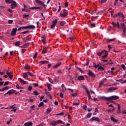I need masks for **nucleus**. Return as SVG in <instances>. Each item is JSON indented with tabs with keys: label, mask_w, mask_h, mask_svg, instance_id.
Returning <instances> with one entry per match:
<instances>
[{
	"label": "nucleus",
	"mask_w": 126,
	"mask_h": 126,
	"mask_svg": "<svg viewBox=\"0 0 126 126\" xmlns=\"http://www.w3.org/2000/svg\"><path fill=\"white\" fill-rule=\"evenodd\" d=\"M6 74H7V75H8L10 79L12 80V78H13V72H12V71L9 72L8 70H7Z\"/></svg>",
	"instance_id": "7ed1b4c3"
},
{
	"label": "nucleus",
	"mask_w": 126,
	"mask_h": 126,
	"mask_svg": "<svg viewBox=\"0 0 126 126\" xmlns=\"http://www.w3.org/2000/svg\"><path fill=\"white\" fill-rule=\"evenodd\" d=\"M52 109L51 108L48 109L47 110V113H51Z\"/></svg>",
	"instance_id": "680f3d73"
},
{
	"label": "nucleus",
	"mask_w": 126,
	"mask_h": 126,
	"mask_svg": "<svg viewBox=\"0 0 126 126\" xmlns=\"http://www.w3.org/2000/svg\"><path fill=\"white\" fill-rule=\"evenodd\" d=\"M52 126H57V125H59V124H61L62 125H63L64 126V122L62 121V120H59L58 121H53L50 123Z\"/></svg>",
	"instance_id": "f257e3e1"
},
{
	"label": "nucleus",
	"mask_w": 126,
	"mask_h": 126,
	"mask_svg": "<svg viewBox=\"0 0 126 126\" xmlns=\"http://www.w3.org/2000/svg\"><path fill=\"white\" fill-rule=\"evenodd\" d=\"M122 68H123L124 70H126V66H125V64H122L121 65Z\"/></svg>",
	"instance_id": "37998d69"
},
{
	"label": "nucleus",
	"mask_w": 126,
	"mask_h": 126,
	"mask_svg": "<svg viewBox=\"0 0 126 126\" xmlns=\"http://www.w3.org/2000/svg\"><path fill=\"white\" fill-rule=\"evenodd\" d=\"M83 110H86L87 109V106L86 105H84L83 107Z\"/></svg>",
	"instance_id": "e2e57ef3"
},
{
	"label": "nucleus",
	"mask_w": 126,
	"mask_h": 126,
	"mask_svg": "<svg viewBox=\"0 0 126 126\" xmlns=\"http://www.w3.org/2000/svg\"><path fill=\"white\" fill-rule=\"evenodd\" d=\"M117 89H118V88L111 87L107 89V92H111V91H114V90H117Z\"/></svg>",
	"instance_id": "f8f14e48"
},
{
	"label": "nucleus",
	"mask_w": 126,
	"mask_h": 126,
	"mask_svg": "<svg viewBox=\"0 0 126 126\" xmlns=\"http://www.w3.org/2000/svg\"><path fill=\"white\" fill-rule=\"evenodd\" d=\"M91 122H93V121H95V122H98V123L100 122V119L98 117H94L91 119Z\"/></svg>",
	"instance_id": "9b49d317"
},
{
	"label": "nucleus",
	"mask_w": 126,
	"mask_h": 126,
	"mask_svg": "<svg viewBox=\"0 0 126 126\" xmlns=\"http://www.w3.org/2000/svg\"><path fill=\"white\" fill-rule=\"evenodd\" d=\"M8 11H9V12H10V13H12L13 12V11L11 10L10 8L8 9Z\"/></svg>",
	"instance_id": "4d7b16f0"
},
{
	"label": "nucleus",
	"mask_w": 126,
	"mask_h": 126,
	"mask_svg": "<svg viewBox=\"0 0 126 126\" xmlns=\"http://www.w3.org/2000/svg\"><path fill=\"white\" fill-rule=\"evenodd\" d=\"M19 79V81H20V82H21V83H23V84H26V83H27L26 81H24L21 78H20Z\"/></svg>",
	"instance_id": "a878e982"
},
{
	"label": "nucleus",
	"mask_w": 126,
	"mask_h": 126,
	"mask_svg": "<svg viewBox=\"0 0 126 126\" xmlns=\"http://www.w3.org/2000/svg\"><path fill=\"white\" fill-rule=\"evenodd\" d=\"M95 25H95V24H94V23L92 24L91 25V27H95Z\"/></svg>",
	"instance_id": "0e129e2a"
},
{
	"label": "nucleus",
	"mask_w": 126,
	"mask_h": 126,
	"mask_svg": "<svg viewBox=\"0 0 126 126\" xmlns=\"http://www.w3.org/2000/svg\"><path fill=\"white\" fill-rule=\"evenodd\" d=\"M107 56H108V53H106L105 55L102 56V59H106V58H107Z\"/></svg>",
	"instance_id": "4c0bfd02"
},
{
	"label": "nucleus",
	"mask_w": 126,
	"mask_h": 126,
	"mask_svg": "<svg viewBox=\"0 0 126 126\" xmlns=\"http://www.w3.org/2000/svg\"><path fill=\"white\" fill-rule=\"evenodd\" d=\"M92 116V113H89L87 115V118H88V119H90V118H91Z\"/></svg>",
	"instance_id": "c85d7f7f"
},
{
	"label": "nucleus",
	"mask_w": 126,
	"mask_h": 126,
	"mask_svg": "<svg viewBox=\"0 0 126 126\" xmlns=\"http://www.w3.org/2000/svg\"><path fill=\"white\" fill-rule=\"evenodd\" d=\"M48 52V47H45L42 51V54H46Z\"/></svg>",
	"instance_id": "5701e85b"
},
{
	"label": "nucleus",
	"mask_w": 126,
	"mask_h": 126,
	"mask_svg": "<svg viewBox=\"0 0 126 126\" xmlns=\"http://www.w3.org/2000/svg\"><path fill=\"white\" fill-rule=\"evenodd\" d=\"M60 96L61 98H63V93H60Z\"/></svg>",
	"instance_id": "09e8293b"
},
{
	"label": "nucleus",
	"mask_w": 126,
	"mask_h": 126,
	"mask_svg": "<svg viewBox=\"0 0 126 126\" xmlns=\"http://www.w3.org/2000/svg\"><path fill=\"white\" fill-rule=\"evenodd\" d=\"M86 92L87 94H88V97L89 98V99L90 100V99H91V95L90 94V92H89V90H88V89L86 88Z\"/></svg>",
	"instance_id": "ddd939ff"
},
{
	"label": "nucleus",
	"mask_w": 126,
	"mask_h": 126,
	"mask_svg": "<svg viewBox=\"0 0 126 126\" xmlns=\"http://www.w3.org/2000/svg\"><path fill=\"white\" fill-rule=\"evenodd\" d=\"M108 73H111V75H113V74H114V72L113 71L108 70Z\"/></svg>",
	"instance_id": "de8ad7c7"
},
{
	"label": "nucleus",
	"mask_w": 126,
	"mask_h": 126,
	"mask_svg": "<svg viewBox=\"0 0 126 126\" xmlns=\"http://www.w3.org/2000/svg\"><path fill=\"white\" fill-rule=\"evenodd\" d=\"M73 105H75V106H78V105H79V100H77V102L73 103Z\"/></svg>",
	"instance_id": "473e14b6"
},
{
	"label": "nucleus",
	"mask_w": 126,
	"mask_h": 126,
	"mask_svg": "<svg viewBox=\"0 0 126 126\" xmlns=\"http://www.w3.org/2000/svg\"><path fill=\"white\" fill-rule=\"evenodd\" d=\"M21 44V42L19 41H18L14 43V45H15V46H20Z\"/></svg>",
	"instance_id": "393cba45"
},
{
	"label": "nucleus",
	"mask_w": 126,
	"mask_h": 126,
	"mask_svg": "<svg viewBox=\"0 0 126 126\" xmlns=\"http://www.w3.org/2000/svg\"><path fill=\"white\" fill-rule=\"evenodd\" d=\"M121 26L122 27V29H123L124 31V33L126 34V25H125V23H122L121 24Z\"/></svg>",
	"instance_id": "9d476101"
},
{
	"label": "nucleus",
	"mask_w": 126,
	"mask_h": 126,
	"mask_svg": "<svg viewBox=\"0 0 126 126\" xmlns=\"http://www.w3.org/2000/svg\"><path fill=\"white\" fill-rule=\"evenodd\" d=\"M57 23H58V20L55 19L54 21L52 22V25L51 26V28L52 29L55 28V27H56V25H57Z\"/></svg>",
	"instance_id": "423d86ee"
},
{
	"label": "nucleus",
	"mask_w": 126,
	"mask_h": 126,
	"mask_svg": "<svg viewBox=\"0 0 126 126\" xmlns=\"http://www.w3.org/2000/svg\"><path fill=\"white\" fill-rule=\"evenodd\" d=\"M33 94H34V95H35V96H38V95H39V93H38V92H37L36 91L33 92Z\"/></svg>",
	"instance_id": "e433bc0d"
},
{
	"label": "nucleus",
	"mask_w": 126,
	"mask_h": 126,
	"mask_svg": "<svg viewBox=\"0 0 126 126\" xmlns=\"http://www.w3.org/2000/svg\"><path fill=\"white\" fill-rule=\"evenodd\" d=\"M17 32V29H13L11 32V36H15L16 35V32Z\"/></svg>",
	"instance_id": "1a4fd4ad"
},
{
	"label": "nucleus",
	"mask_w": 126,
	"mask_h": 126,
	"mask_svg": "<svg viewBox=\"0 0 126 126\" xmlns=\"http://www.w3.org/2000/svg\"><path fill=\"white\" fill-rule=\"evenodd\" d=\"M17 89H22V88L20 87L19 86V85H17L16 86Z\"/></svg>",
	"instance_id": "864d4df0"
},
{
	"label": "nucleus",
	"mask_w": 126,
	"mask_h": 126,
	"mask_svg": "<svg viewBox=\"0 0 126 126\" xmlns=\"http://www.w3.org/2000/svg\"><path fill=\"white\" fill-rule=\"evenodd\" d=\"M4 73H5V71H3V72H1V71H0V75H3V74H4Z\"/></svg>",
	"instance_id": "052dcab7"
},
{
	"label": "nucleus",
	"mask_w": 126,
	"mask_h": 126,
	"mask_svg": "<svg viewBox=\"0 0 126 126\" xmlns=\"http://www.w3.org/2000/svg\"><path fill=\"white\" fill-rule=\"evenodd\" d=\"M24 68H25V69H30L31 68V66L27 64L24 67Z\"/></svg>",
	"instance_id": "b1692460"
},
{
	"label": "nucleus",
	"mask_w": 126,
	"mask_h": 126,
	"mask_svg": "<svg viewBox=\"0 0 126 126\" xmlns=\"http://www.w3.org/2000/svg\"><path fill=\"white\" fill-rule=\"evenodd\" d=\"M119 99V96L117 95H113L108 97V101H111L112 100H118Z\"/></svg>",
	"instance_id": "20e7f679"
},
{
	"label": "nucleus",
	"mask_w": 126,
	"mask_h": 126,
	"mask_svg": "<svg viewBox=\"0 0 126 126\" xmlns=\"http://www.w3.org/2000/svg\"><path fill=\"white\" fill-rule=\"evenodd\" d=\"M28 32H29V31L23 32H22L21 34H23V35H24V34H27V33H28Z\"/></svg>",
	"instance_id": "49530a36"
},
{
	"label": "nucleus",
	"mask_w": 126,
	"mask_h": 126,
	"mask_svg": "<svg viewBox=\"0 0 126 126\" xmlns=\"http://www.w3.org/2000/svg\"><path fill=\"white\" fill-rule=\"evenodd\" d=\"M32 37V36L31 35H29L27 37H26V39H27V41L28 42L29 41H31Z\"/></svg>",
	"instance_id": "6ab92c4d"
},
{
	"label": "nucleus",
	"mask_w": 126,
	"mask_h": 126,
	"mask_svg": "<svg viewBox=\"0 0 126 126\" xmlns=\"http://www.w3.org/2000/svg\"><path fill=\"white\" fill-rule=\"evenodd\" d=\"M111 120L112 121V122H114V123H118V121L117 120L115 119L114 117H111Z\"/></svg>",
	"instance_id": "c756f323"
},
{
	"label": "nucleus",
	"mask_w": 126,
	"mask_h": 126,
	"mask_svg": "<svg viewBox=\"0 0 126 126\" xmlns=\"http://www.w3.org/2000/svg\"><path fill=\"white\" fill-rule=\"evenodd\" d=\"M8 83H9V81L5 82L3 86H6L8 85Z\"/></svg>",
	"instance_id": "ea45409f"
},
{
	"label": "nucleus",
	"mask_w": 126,
	"mask_h": 126,
	"mask_svg": "<svg viewBox=\"0 0 126 126\" xmlns=\"http://www.w3.org/2000/svg\"><path fill=\"white\" fill-rule=\"evenodd\" d=\"M62 64L61 63H57L54 66L53 68H57V67H59Z\"/></svg>",
	"instance_id": "4be33fe9"
},
{
	"label": "nucleus",
	"mask_w": 126,
	"mask_h": 126,
	"mask_svg": "<svg viewBox=\"0 0 126 126\" xmlns=\"http://www.w3.org/2000/svg\"><path fill=\"white\" fill-rule=\"evenodd\" d=\"M23 40L24 41V42L25 43H26V42H27V40L26 39V37L23 38Z\"/></svg>",
	"instance_id": "5fc2aeb1"
},
{
	"label": "nucleus",
	"mask_w": 126,
	"mask_h": 126,
	"mask_svg": "<svg viewBox=\"0 0 126 126\" xmlns=\"http://www.w3.org/2000/svg\"><path fill=\"white\" fill-rule=\"evenodd\" d=\"M65 7H67V6H68V2H66L64 4Z\"/></svg>",
	"instance_id": "bf43d9fd"
},
{
	"label": "nucleus",
	"mask_w": 126,
	"mask_h": 126,
	"mask_svg": "<svg viewBox=\"0 0 126 126\" xmlns=\"http://www.w3.org/2000/svg\"><path fill=\"white\" fill-rule=\"evenodd\" d=\"M33 85H34V86H35V87H38L39 86V85H38V84H36V83H33L32 84Z\"/></svg>",
	"instance_id": "13d9d810"
},
{
	"label": "nucleus",
	"mask_w": 126,
	"mask_h": 126,
	"mask_svg": "<svg viewBox=\"0 0 126 126\" xmlns=\"http://www.w3.org/2000/svg\"><path fill=\"white\" fill-rule=\"evenodd\" d=\"M16 110H17V109H16V107H14L13 108V110H11V111H13L14 112H16Z\"/></svg>",
	"instance_id": "338daca9"
},
{
	"label": "nucleus",
	"mask_w": 126,
	"mask_h": 126,
	"mask_svg": "<svg viewBox=\"0 0 126 126\" xmlns=\"http://www.w3.org/2000/svg\"><path fill=\"white\" fill-rule=\"evenodd\" d=\"M88 75L90 76H94V73H93L91 70L89 71Z\"/></svg>",
	"instance_id": "aec40b11"
},
{
	"label": "nucleus",
	"mask_w": 126,
	"mask_h": 126,
	"mask_svg": "<svg viewBox=\"0 0 126 126\" xmlns=\"http://www.w3.org/2000/svg\"><path fill=\"white\" fill-rule=\"evenodd\" d=\"M112 25H113V26H115V27L117 26L118 28H121V27H120V24L119 23V22H117V23L113 22Z\"/></svg>",
	"instance_id": "dca6fc26"
},
{
	"label": "nucleus",
	"mask_w": 126,
	"mask_h": 126,
	"mask_svg": "<svg viewBox=\"0 0 126 126\" xmlns=\"http://www.w3.org/2000/svg\"><path fill=\"white\" fill-rule=\"evenodd\" d=\"M116 16H119V18H120L119 19L120 21H122L123 22L125 21V20H124L125 19V16L124 15V14H123L122 13H118L117 15H116Z\"/></svg>",
	"instance_id": "f03ea898"
},
{
	"label": "nucleus",
	"mask_w": 126,
	"mask_h": 126,
	"mask_svg": "<svg viewBox=\"0 0 126 126\" xmlns=\"http://www.w3.org/2000/svg\"><path fill=\"white\" fill-rule=\"evenodd\" d=\"M106 53H108V52H107V51L103 50L101 52H98L97 53V56L101 57V56H102L103 55V56H105V55H106Z\"/></svg>",
	"instance_id": "0eeeda50"
},
{
	"label": "nucleus",
	"mask_w": 126,
	"mask_h": 126,
	"mask_svg": "<svg viewBox=\"0 0 126 126\" xmlns=\"http://www.w3.org/2000/svg\"><path fill=\"white\" fill-rule=\"evenodd\" d=\"M69 39H70V41H72L73 37L72 36H69Z\"/></svg>",
	"instance_id": "774afa93"
},
{
	"label": "nucleus",
	"mask_w": 126,
	"mask_h": 126,
	"mask_svg": "<svg viewBox=\"0 0 126 126\" xmlns=\"http://www.w3.org/2000/svg\"><path fill=\"white\" fill-rule=\"evenodd\" d=\"M26 76H28L27 72L24 73V74H23V78H26Z\"/></svg>",
	"instance_id": "a19ab883"
},
{
	"label": "nucleus",
	"mask_w": 126,
	"mask_h": 126,
	"mask_svg": "<svg viewBox=\"0 0 126 126\" xmlns=\"http://www.w3.org/2000/svg\"><path fill=\"white\" fill-rule=\"evenodd\" d=\"M43 105H44V102H41L38 105V107L40 108V107H42V106H43Z\"/></svg>",
	"instance_id": "c9c22d12"
},
{
	"label": "nucleus",
	"mask_w": 126,
	"mask_h": 126,
	"mask_svg": "<svg viewBox=\"0 0 126 126\" xmlns=\"http://www.w3.org/2000/svg\"><path fill=\"white\" fill-rule=\"evenodd\" d=\"M40 9V7H32V9Z\"/></svg>",
	"instance_id": "8fccbe9b"
},
{
	"label": "nucleus",
	"mask_w": 126,
	"mask_h": 126,
	"mask_svg": "<svg viewBox=\"0 0 126 126\" xmlns=\"http://www.w3.org/2000/svg\"><path fill=\"white\" fill-rule=\"evenodd\" d=\"M107 1V0H101V3H105Z\"/></svg>",
	"instance_id": "69168bd1"
},
{
	"label": "nucleus",
	"mask_w": 126,
	"mask_h": 126,
	"mask_svg": "<svg viewBox=\"0 0 126 126\" xmlns=\"http://www.w3.org/2000/svg\"><path fill=\"white\" fill-rule=\"evenodd\" d=\"M25 126H32V122H28L24 124Z\"/></svg>",
	"instance_id": "a211bd4d"
},
{
	"label": "nucleus",
	"mask_w": 126,
	"mask_h": 126,
	"mask_svg": "<svg viewBox=\"0 0 126 126\" xmlns=\"http://www.w3.org/2000/svg\"><path fill=\"white\" fill-rule=\"evenodd\" d=\"M78 80L81 81V80H84V77L82 75L79 76L78 77Z\"/></svg>",
	"instance_id": "412c9836"
},
{
	"label": "nucleus",
	"mask_w": 126,
	"mask_h": 126,
	"mask_svg": "<svg viewBox=\"0 0 126 126\" xmlns=\"http://www.w3.org/2000/svg\"><path fill=\"white\" fill-rule=\"evenodd\" d=\"M32 29V25H31L30 26H27L25 27H21L18 29V31H21V29Z\"/></svg>",
	"instance_id": "39448f33"
},
{
	"label": "nucleus",
	"mask_w": 126,
	"mask_h": 126,
	"mask_svg": "<svg viewBox=\"0 0 126 126\" xmlns=\"http://www.w3.org/2000/svg\"><path fill=\"white\" fill-rule=\"evenodd\" d=\"M65 90H66V88H65V87L62 88V91L63 92V93H64Z\"/></svg>",
	"instance_id": "79ce46f5"
},
{
	"label": "nucleus",
	"mask_w": 126,
	"mask_h": 126,
	"mask_svg": "<svg viewBox=\"0 0 126 126\" xmlns=\"http://www.w3.org/2000/svg\"><path fill=\"white\" fill-rule=\"evenodd\" d=\"M98 69L99 70V69H102V70H104V67H102V66H99V67L98 68Z\"/></svg>",
	"instance_id": "c03bdc74"
},
{
	"label": "nucleus",
	"mask_w": 126,
	"mask_h": 126,
	"mask_svg": "<svg viewBox=\"0 0 126 126\" xmlns=\"http://www.w3.org/2000/svg\"><path fill=\"white\" fill-rule=\"evenodd\" d=\"M11 3H12L11 5H13V6L16 7V5H17L16 2L13 1H13L11 2Z\"/></svg>",
	"instance_id": "7c9ffc66"
},
{
	"label": "nucleus",
	"mask_w": 126,
	"mask_h": 126,
	"mask_svg": "<svg viewBox=\"0 0 126 126\" xmlns=\"http://www.w3.org/2000/svg\"><path fill=\"white\" fill-rule=\"evenodd\" d=\"M99 99L101 100H105L106 101H109V97L106 96H100Z\"/></svg>",
	"instance_id": "2eb2a0df"
},
{
	"label": "nucleus",
	"mask_w": 126,
	"mask_h": 126,
	"mask_svg": "<svg viewBox=\"0 0 126 126\" xmlns=\"http://www.w3.org/2000/svg\"><path fill=\"white\" fill-rule=\"evenodd\" d=\"M26 51V50L25 49H23L21 51V53L22 54H24L25 52Z\"/></svg>",
	"instance_id": "a18cd8bd"
},
{
	"label": "nucleus",
	"mask_w": 126,
	"mask_h": 126,
	"mask_svg": "<svg viewBox=\"0 0 126 126\" xmlns=\"http://www.w3.org/2000/svg\"><path fill=\"white\" fill-rule=\"evenodd\" d=\"M100 66V64H98L97 65H96L95 63H94V67H95V68H97V67L99 68Z\"/></svg>",
	"instance_id": "f704fd0d"
},
{
	"label": "nucleus",
	"mask_w": 126,
	"mask_h": 126,
	"mask_svg": "<svg viewBox=\"0 0 126 126\" xmlns=\"http://www.w3.org/2000/svg\"><path fill=\"white\" fill-rule=\"evenodd\" d=\"M36 2H37V3H38V4H40V5H43V6H44V7H46L47 6L46 5H45V4H44V2L39 0H35Z\"/></svg>",
	"instance_id": "6e6552de"
},
{
	"label": "nucleus",
	"mask_w": 126,
	"mask_h": 126,
	"mask_svg": "<svg viewBox=\"0 0 126 126\" xmlns=\"http://www.w3.org/2000/svg\"><path fill=\"white\" fill-rule=\"evenodd\" d=\"M4 90H8V89H9V87L7 86V87H4Z\"/></svg>",
	"instance_id": "6e6d98bb"
},
{
	"label": "nucleus",
	"mask_w": 126,
	"mask_h": 126,
	"mask_svg": "<svg viewBox=\"0 0 126 126\" xmlns=\"http://www.w3.org/2000/svg\"><path fill=\"white\" fill-rule=\"evenodd\" d=\"M60 16H61V17H66V16L65 15H64V13H61L60 14Z\"/></svg>",
	"instance_id": "3c124183"
},
{
	"label": "nucleus",
	"mask_w": 126,
	"mask_h": 126,
	"mask_svg": "<svg viewBox=\"0 0 126 126\" xmlns=\"http://www.w3.org/2000/svg\"><path fill=\"white\" fill-rule=\"evenodd\" d=\"M13 23V20H9L8 21V24H12V23Z\"/></svg>",
	"instance_id": "58836bf2"
},
{
	"label": "nucleus",
	"mask_w": 126,
	"mask_h": 126,
	"mask_svg": "<svg viewBox=\"0 0 126 126\" xmlns=\"http://www.w3.org/2000/svg\"><path fill=\"white\" fill-rule=\"evenodd\" d=\"M63 13L64 14V15H65L66 16V15H67V11H66V10H63Z\"/></svg>",
	"instance_id": "72a5a7b5"
},
{
	"label": "nucleus",
	"mask_w": 126,
	"mask_h": 126,
	"mask_svg": "<svg viewBox=\"0 0 126 126\" xmlns=\"http://www.w3.org/2000/svg\"><path fill=\"white\" fill-rule=\"evenodd\" d=\"M41 41L45 44V42L46 41V37L45 36H42L41 37Z\"/></svg>",
	"instance_id": "cd10ccee"
},
{
	"label": "nucleus",
	"mask_w": 126,
	"mask_h": 126,
	"mask_svg": "<svg viewBox=\"0 0 126 126\" xmlns=\"http://www.w3.org/2000/svg\"><path fill=\"white\" fill-rule=\"evenodd\" d=\"M15 92H16V91H15L13 89L10 90L8 91V93H9V96H10V95H11L12 94H14V93Z\"/></svg>",
	"instance_id": "4468645a"
},
{
	"label": "nucleus",
	"mask_w": 126,
	"mask_h": 126,
	"mask_svg": "<svg viewBox=\"0 0 126 126\" xmlns=\"http://www.w3.org/2000/svg\"><path fill=\"white\" fill-rule=\"evenodd\" d=\"M5 2H6L8 4L11 3L12 1H13V0H5Z\"/></svg>",
	"instance_id": "bb28decb"
},
{
	"label": "nucleus",
	"mask_w": 126,
	"mask_h": 126,
	"mask_svg": "<svg viewBox=\"0 0 126 126\" xmlns=\"http://www.w3.org/2000/svg\"><path fill=\"white\" fill-rule=\"evenodd\" d=\"M72 97H76V96H77V94L74 93V94H72Z\"/></svg>",
	"instance_id": "603ef678"
},
{
	"label": "nucleus",
	"mask_w": 126,
	"mask_h": 126,
	"mask_svg": "<svg viewBox=\"0 0 126 126\" xmlns=\"http://www.w3.org/2000/svg\"><path fill=\"white\" fill-rule=\"evenodd\" d=\"M64 24H65V22H64V21H61V22H60V25H61V26H63L64 25Z\"/></svg>",
	"instance_id": "2f4dec72"
},
{
	"label": "nucleus",
	"mask_w": 126,
	"mask_h": 126,
	"mask_svg": "<svg viewBox=\"0 0 126 126\" xmlns=\"http://www.w3.org/2000/svg\"><path fill=\"white\" fill-rule=\"evenodd\" d=\"M40 64H47V63H49V62L47 61H42L39 62Z\"/></svg>",
	"instance_id": "f3484780"
}]
</instances>
